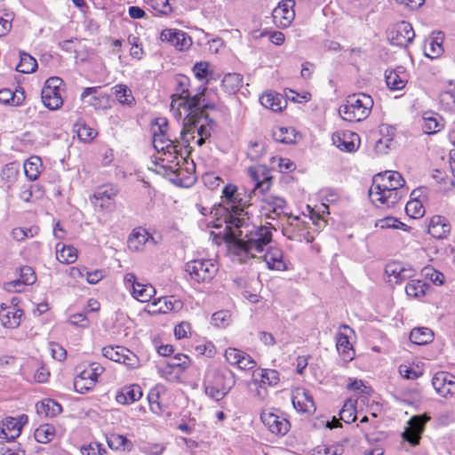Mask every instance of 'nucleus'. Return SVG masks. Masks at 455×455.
<instances>
[{
	"label": "nucleus",
	"mask_w": 455,
	"mask_h": 455,
	"mask_svg": "<svg viewBox=\"0 0 455 455\" xmlns=\"http://www.w3.org/2000/svg\"><path fill=\"white\" fill-rule=\"evenodd\" d=\"M107 443L110 449L116 451H131L133 447L132 443L126 436L120 434H110L107 437Z\"/></svg>",
	"instance_id": "nucleus-55"
},
{
	"label": "nucleus",
	"mask_w": 455,
	"mask_h": 455,
	"mask_svg": "<svg viewBox=\"0 0 455 455\" xmlns=\"http://www.w3.org/2000/svg\"><path fill=\"white\" fill-rule=\"evenodd\" d=\"M99 87H87L81 93V99L89 98L88 103L95 109H106L109 108V96L106 93H99Z\"/></svg>",
	"instance_id": "nucleus-39"
},
{
	"label": "nucleus",
	"mask_w": 455,
	"mask_h": 455,
	"mask_svg": "<svg viewBox=\"0 0 455 455\" xmlns=\"http://www.w3.org/2000/svg\"><path fill=\"white\" fill-rule=\"evenodd\" d=\"M226 362L242 371H251L257 365V362L251 355L236 347H229L225 349Z\"/></svg>",
	"instance_id": "nucleus-25"
},
{
	"label": "nucleus",
	"mask_w": 455,
	"mask_h": 455,
	"mask_svg": "<svg viewBox=\"0 0 455 455\" xmlns=\"http://www.w3.org/2000/svg\"><path fill=\"white\" fill-rule=\"evenodd\" d=\"M181 137L184 140V145L179 150L172 153L173 156H175L172 164H162V161L158 160L148 168L156 173L170 176L172 181L180 187L189 188L196 182V177L194 172L189 171L188 168H184L183 164H188V157L191 152L189 140L195 139V134L188 135L186 137L187 140H185L183 135Z\"/></svg>",
	"instance_id": "nucleus-3"
},
{
	"label": "nucleus",
	"mask_w": 455,
	"mask_h": 455,
	"mask_svg": "<svg viewBox=\"0 0 455 455\" xmlns=\"http://www.w3.org/2000/svg\"><path fill=\"white\" fill-rule=\"evenodd\" d=\"M431 418L426 413L412 416L408 421V427L403 433V438L411 446H417L420 443L421 435L425 431L426 424Z\"/></svg>",
	"instance_id": "nucleus-20"
},
{
	"label": "nucleus",
	"mask_w": 455,
	"mask_h": 455,
	"mask_svg": "<svg viewBox=\"0 0 455 455\" xmlns=\"http://www.w3.org/2000/svg\"><path fill=\"white\" fill-rule=\"evenodd\" d=\"M34 436L36 442L48 443L55 436V427L50 424H42L35 430Z\"/></svg>",
	"instance_id": "nucleus-60"
},
{
	"label": "nucleus",
	"mask_w": 455,
	"mask_h": 455,
	"mask_svg": "<svg viewBox=\"0 0 455 455\" xmlns=\"http://www.w3.org/2000/svg\"><path fill=\"white\" fill-rule=\"evenodd\" d=\"M291 402L294 409L301 414L312 415L316 410L312 395L302 387H295L292 390Z\"/></svg>",
	"instance_id": "nucleus-26"
},
{
	"label": "nucleus",
	"mask_w": 455,
	"mask_h": 455,
	"mask_svg": "<svg viewBox=\"0 0 455 455\" xmlns=\"http://www.w3.org/2000/svg\"><path fill=\"white\" fill-rule=\"evenodd\" d=\"M28 422V417L21 414L17 418L5 417L0 421V437L7 441H13L20 436L22 427Z\"/></svg>",
	"instance_id": "nucleus-27"
},
{
	"label": "nucleus",
	"mask_w": 455,
	"mask_h": 455,
	"mask_svg": "<svg viewBox=\"0 0 455 455\" xmlns=\"http://www.w3.org/2000/svg\"><path fill=\"white\" fill-rule=\"evenodd\" d=\"M386 274L390 278V281H394L395 283H402L406 279L411 277V269L403 267L397 262H392L387 265Z\"/></svg>",
	"instance_id": "nucleus-47"
},
{
	"label": "nucleus",
	"mask_w": 455,
	"mask_h": 455,
	"mask_svg": "<svg viewBox=\"0 0 455 455\" xmlns=\"http://www.w3.org/2000/svg\"><path fill=\"white\" fill-rule=\"evenodd\" d=\"M331 140L340 151L354 153L360 147L361 140L359 135L348 130H338L331 135Z\"/></svg>",
	"instance_id": "nucleus-24"
},
{
	"label": "nucleus",
	"mask_w": 455,
	"mask_h": 455,
	"mask_svg": "<svg viewBox=\"0 0 455 455\" xmlns=\"http://www.w3.org/2000/svg\"><path fill=\"white\" fill-rule=\"evenodd\" d=\"M124 282L126 289L130 291L133 299L140 302H149L156 293L152 284L140 282L133 273H127L124 277Z\"/></svg>",
	"instance_id": "nucleus-18"
},
{
	"label": "nucleus",
	"mask_w": 455,
	"mask_h": 455,
	"mask_svg": "<svg viewBox=\"0 0 455 455\" xmlns=\"http://www.w3.org/2000/svg\"><path fill=\"white\" fill-rule=\"evenodd\" d=\"M36 280L35 271L31 267L22 266L19 268V277L4 283V288L8 291L20 292L27 285L33 284Z\"/></svg>",
	"instance_id": "nucleus-33"
},
{
	"label": "nucleus",
	"mask_w": 455,
	"mask_h": 455,
	"mask_svg": "<svg viewBox=\"0 0 455 455\" xmlns=\"http://www.w3.org/2000/svg\"><path fill=\"white\" fill-rule=\"evenodd\" d=\"M279 381V372L273 369H260L257 373H253V385H261L268 387L276 386Z\"/></svg>",
	"instance_id": "nucleus-42"
},
{
	"label": "nucleus",
	"mask_w": 455,
	"mask_h": 455,
	"mask_svg": "<svg viewBox=\"0 0 455 455\" xmlns=\"http://www.w3.org/2000/svg\"><path fill=\"white\" fill-rule=\"evenodd\" d=\"M169 123L165 117H156L152 120L150 132L152 134V143L156 150V154L151 157V164L156 161H162V164H172L175 156L172 153L179 150L184 145V140H171L168 134ZM180 139L182 137L180 136Z\"/></svg>",
	"instance_id": "nucleus-4"
},
{
	"label": "nucleus",
	"mask_w": 455,
	"mask_h": 455,
	"mask_svg": "<svg viewBox=\"0 0 455 455\" xmlns=\"http://www.w3.org/2000/svg\"><path fill=\"white\" fill-rule=\"evenodd\" d=\"M149 238H152V236L145 228L141 227L136 228L129 235L127 241L128 247L131 251H140Z\"/></svg>",
	"instance_id": "nucleus-45"
},
{
	"label": "nucleus",
	"mask_w": 455,
	"mask_h": 455,
	"mask_svg": "<svg viewBox=\"0 0 455 455\" xmlns=\"http://www.w3.org/2000/svg\"><path fill=\"white\" fill-rule=\"evenodd\" d=\"M434 331L427 327H418L411 330L410 340L416 345L423 346L431 343L434 339Z\"/></svg>",
	"instance_id": "nucleus-51"
},
{
	"label": "nucleus",
	"mask_w": 455,
	"mask_h": 455,
	"mask_svg": "<svg viewBox=\"0 0 455 455\" xmlns=\"http://www.w3.org/2000/svg\"><path fill=\"white\" fill-rule=\"evenodd\" d=\"M165 389L164 387L156 386L150 388L148 393V401L150 411L157 415L163 413L164 410V395Z\"/></svg>",
	"instance_id": "nucleus-40"
},
{
	"label": "nucleus",
	"mask_w": 455,
	"mask_h": 455,
	"mask_svg": "<svg viewBox=\"0 0 455 455\" xmlns=\"http://www.w3.org/2000/svg\"><path fill=\"white\" fill-rule=\"evenodd\" d=\"M422 129L427 134H435L444 128L443 119L434 112H426L422 117Z\"/></svg>",
	"instance_id": "nucleus-43"
},
{
	"label": "nucleus",
	"mask_w": 455,
	"mask_h": 455,
	"mask_svg": "<svg viewBox=\"0 0 455 455\" xmlns=\"http://www.w3.org/2000/svg\"><path fill=\"white\" fill-rule=\"evenodd\" d=\"M371 203L379 208H391L397 204L404 196L397 190H391L379 184L371 183L369 190Z\"/></svg>",
	"instance_id": "nucleus-13"
},
{
	"label": "nucleus",
	"mask_w": 455,
	"mask_h": 455,
	"mask_svg": "<svg viewBox=\"0 0 455 455\" xmlns=\"http://www.w3.org/2000/svg\"><path fill=\"white\" fill-rule=\"evenodd\" d=\"M372 182L384 186L391 190H397L405 196V180L402 174L396 171H385L379 172L372 178Z\"/></svg>",
	"instance_id": "nucleus-29"
},
{
	"label": "nucleus",
	"mask_w": 455,
	"mask_h": 455,
	"mask_svg": "<svg viewBox=\"0 0 455 455\" xmlns=\"http://www.w3.org/2000/svg\"><path fill=\"white\" fill-rule=\"evenodd\" d=\"M55 254L57 260L66 265L76 262L78 258V251L76 247L61 242L56 243Z\"/></svg>",
	"instance_id": "nucleus-41"
},
{
	"label": "nucleus",
	"mask_w": 455,
	"mask_h": 455,
	"mask_svg": "<svg viewBox=\"0 0 455 455\" xmlns=\"http://www.w3.org/2000/svg\"><path fill=\"white\" fill-rule=\"evenodd\" d=\"M37 68L36 60L27 52L20 53V62L16 66V70L23 74L34 73Z\"/></svg>",
	"instance_id": "nucleus-57"
},
{
	"label": "nucleus",
	"mask_w": 455,
	"mask_h": 455,
	"mask_svg": "<svg viewBox=\"0 0 455 455\" xmlns=\"http://www.w3.org/2000/svg\"><path fill=\"white\" fill-rule=\"evenodd\" d=\"M261 257L270 270L285 271L288 269L283 251L277 246L270 245Z\"/></svg>",
	"instance_id": "nucleus-34"
},
{
	"label": "nucleus",
	"mask_w": 455,
	"mask_h": 455,
	"mask_svg": "<svg viewBox=\"0 0 455 455\" xmlns=\"http://www.w3.org/2000/svg\"><path fill=\"white\" fill-rule=\"evenodd\" d=\"M415 36V32L411 23L402 20L393 25L387 31V38L391 44L406 47Z\"/></svg>",
	"instance_id": "nucleus-21"
},
{
	"label": "nucleus",
	"mask_w": 455,
	"mask_h": 455,
	"mask_svg": "<svg viewBox=\"0 0 455 455\" xmlns=\"http://www.w3.org/2000/svg\"><path fill=\"white\" fill-rule=\"evenodd\" d=\"M75 131L80 140L89 142L97 135V132L84 121H78L75 124Z\"/></svg>",
	"instance_id": "nucleus-61"
},
{
	"label": "nucleus",
	"mask_w": 455,
	"mask_h": 455,
	"mask_svg": "<svg viewBox=\"0 0 455 455\" xmlns=\"http://www.w3.org/2000/svg\"><path fill=\"white\" fill-rule=\"evenodd\" d=\"M429 288V285L424 281L411 279L405 285V292L407 296L411 299H422L427 293Z\"/></svg>",
	"instance_id": "nucleus-48"
},
{
	"label": "nucleus",
	"mask_w": 455,
	"mask_h": 455,
	"mask_svg": "<svg viewBox=\"0 0 455 455\" xmlns=\"http://www.w3.org/2000/svg\"><path fill=\"white\" fill-rule=\"evenodd\" d=\"M26 95L23 88L19 87L15 91L4 88L0 90V102L13 107L20 106L25 100Z\"/></svg>",
	"instance_id": "nucleus-44"
},
{
	"label": "nucleus",
	"mask_w": 455,
	"mask_h": 455,
	"mask_svg": "<svg viewBox=\"0 0 455 455\" xmlns=\"http://www.w3.org/2000/svg\"><path fill=\"white\" fill-rule=\"evenodd\" d=\"M248 176L252 182V193L267 194L273 186L274 177L271 170L263 164H257L248 168Z\"/></svg>",
	"instance_id": "nucleus-16"
},
{
	"label": "nucleus",
	"mask_w": 455,
	"mask_h": 455,
	"mask_svg": "<svg viewBox=\"0 0 455 455\" xmlns=\"http://www.w3.org/2000/svg\"><path fill=\"white\" fill-rule=\"evenodd\" d=\"M24 173L28 179L36 180L42 172L43 164L38 156H30L23 164Z\"/></svg>",
	"instance_id": "nucleus-52"
},
{
	"label": "nucleus",
	"mask_w": 455,
	"mask_h": 455,
	"mask_svg": "<svg viewBox=\"0 0 455 455\" xmlns=\"http://www.w3.org/2000/svg\"><path fill=\"white\" fill-rule=\"evenodd\" d=\"M23 315V310L12 302L11 304L3 303L0 306V322L5 328H17L21 323Z\"/></svg>",
	"instance_id": "nucleus-32"
},
{
	"label": "nucleus",
	"mask_w": 455,
	"mask_h": 455,
	"mask_svg": "<svg viewBox=\"0 0 455 455\" xmlns=\"http://www.w3.org/2000/svg\"><path fill=\"white\" fill-rule=\"evenodd\" d=\"M435 392L447 401H455V375L448 371H438L432 378Z\"/></svg>",
	"instance_id": "nucleus-19"
},
{
	"label": "nucleus",
	"mask_w": 455,
	"mask_h": 455,
	"mask_svg": "<svg viewBox=\"0 0 455 455\" xmlns=\"http://www.w3.org/2000/svg\"><path fill=\"white\" fill-rule=\"evenodd\" d=\"M424 50L426 56L431 59L437 58L443 52L442 43H439L437 39L435 38H430L426 41Z\"/></svg>",
	"instance_id": "nucleus-64"
},
{
	"label": "nucleus",
	"mask_w": 455,
	"mask_h": 455,
	"mask_svg": "<svg viewBox=\"0 0 455 455\" xmlns=\"http://www.w3.org/2000/svg\"><path fill=\"white\" fill-rule=\"evenodd\" d=\"M273 228L256 226L251 222L250 216L241 218L239 222L226 226L224 240L228 250L246 261L261 254L266 246L273 240Z\"/></svg>",
	"instance_id": "nucleus-2"
},
{
	"label": "nucleus",
	"mask_w": 455,
	"mask_h": 455,
	"mask_svg": "<svg viewBox=\"0 0 455 455\" xmlns=\"http://www.w3.org/2000/svg\"><path fill=\"white\" fill-rule=\"evenodd\" d=\"M160 41L169 44L178 51L188 50L192 44L191 37L183 30L178 28H164L159 36Z\"/></svg>",
	"instance_id": "nucleus-28"
},
{
	"label": "nucleus",
	"mask_w": 455,
	"mask_h": 455,
	"mask_svg": "<svg viewBox=\"0 0 455 455\" xmlns=\"http://www.w3.org/2000/svg\"><path fill=\"white\" fill-rule=\"evenodd\" d=\"M386 84L392 91L402 90L406 86L407 79L403 73L390 70L386 73Z\"/></svg>",
	"instance_id": "nucleus-56"
},
{
	"label": "nucleus",
	"mask_w": 455,
	"mask_h": 455,
	"mask_svg": "<svg viewBox=\"0 0 455 455\" xmlns=\"http://www.w3.org/2000/svg\"><path fill=\"white\" fill-rule=\"evenodd\" d=\"M113 89L115 96L120 104L132 106L135 103L132 90L126 84H116Z\"/></svg>",
	"instance_id": "nucleus-59"
},
{
	"label": "nucleus",
	"mask_w": 455,
	"mask_h": 455,
	"mask_svg": "<svg viewBox=\"0 0 455 455\" xmlns=\"http://www.w3.org/2000/svg\"><path fill=\"white\" fill-rule=\"evenodd\" d=\"M101 354L113 362L124 364L129 370L137 369L140 365L138 355L125 347L106 346L102 347Z\"/></svg>",
	"instance_id": "nucleus-15"
},
{
	"label": "nucleus",
	"mask_w": 455,
	"mask_h": 455,
	"mask_svg": "<svg viewBox=\"0 0 455 455\" xmlns=\"http://www.w3.org/2000/svg\"><path fill=\"white\" fill-rule=\"evenodd\" d=\"M294 0H283L273 10V21L278 28L289 27L295 17Z\"/></svg>",
	"instance_id": "nucleus-30"
},
{
	"label": "nucleus",
	"mask_w": 455,
	"mask_h": 455,
	"mask_svg": "<svg viewBox=\"0 0 455 455\" xmlns=\"http://www.w3.org/2000/svg\"><path fill=\"white\" fill-rule=\"evenodd\" d=\"M373 100L366 93L348 95L343 105L339 108L341 118L349 123H359L365 120L373 108Z\"/></svg>",
	"instance_id": "nucleus-7"
},
{
	"label": "nucleus",
	"mask_w": 455,
	"mask_h": 455,
	"mask_svg": "<svg viewBox=\"0 0 455 455\" xmlns=\"http://www.w3.org/2000/svg\"><path fill=\"white\" fill-rule=\"evenodd\" d=\"M183 306V302L174 296H164L154 299L147 305L145 311L149 315L168 314L180 311Z\"/></svg>",
	"instance_id": "nucleus-22"
},
{
	"label": "nucleus",
	"mask_w": 455,
	"mask_h": 455,
	"mask_svg": "<svg viewBox=\"0 0 455 455\" xmlns=\"http://www.w3.org/2000/svg\"><path fill=\"white\" fill-rule=\"evenodd\" d=\"M424 188H419L411 193V199L405 205V213L411 219H420L424 216L426 210L423 201L420 199L423 196Z\"/></svg>",
	"instance_id": "nucleus-36"
},
{
	"label": "nucleus",
	"mask_w": 455,
	"mask_h": 455,
	"mask_svg": "<svg viewBox=\"0 0 455 455\" xmlns=\"http://www.w3.org/2000/svg\"><path fill=\"white\" fill-rule=\"evenodd\" d=\"M427 233L435 239H444L451 233V224L445 217L434 215L429 220Z\"/></svg>",
	"instance_id": "nucleus-37"
},
{
	"label": "nucleus",
	"mask_w": 455,
	"mask_h": 455,
	"mask_svg": "<svg viewBox=\"0 0 455 455\" xmlns=\"http://www.w3.org/2000/svg\"><path fill=\"white\" fill-rule=\"evenodd\" d=\"M307 208L309 210V218L315 226V232L319 233L327 225V220L323 214L325 212L329 213V207L327 204H323L321 205V210L318 211L315 210L314 208H310L309 206H307Z\"/></svg>",
	"instance_id": "nucleus-54"
},
{
	"label": "nucleus",
	"mask_w": 455,
	"mask_h": 455,
	"mask_svg": "<svg viewBox=\"0 0 455 455\" xmlns=\"http://www.w3.org/2000/svg\"><path fill=\"white\" fill-rule=\"evenodd\" d=\"M424 371V365L421 363H403L398 368L401 377L410 380H415L422 377Z\"/></svg>",
	"instance_id": "nucleus-50"
},
{
	"label": "nucleus",
	"mask_w": 455,
	"mask_h": 455,
	"mask_svg": "<svg viewBox=\"0 0 455 455\" xmlns=\"http://www.w3.org/2000/svg\"><path fill=\"white\" fill-rule=\"evenodd\" d=\"M263 203L269 212H273L276 216H280L283 212V209L286 206V201L279 196H267L263 199Z\"/></svg>",
	"instance_id": "nucleus-62"
},
{
	"label": "nucleus",
	"mask_w": 455,
	"mask_h": 455,
	"mask_svg": "<svg viewBox=\"0 0 455 455\" xmlns=\"http://www.w3.org/2000/svg\"><path fill=\"white\" fill-rule=\"evenodd\" d=\"M243 76L238 73H228L224 76L221 85L225 91L233 93L243 86Z\"/></svg>",
	"instance_id": "nucleus-58"
},
{
	"label": "nucleus",
	"mask_w": 455,
	"mask_h": 455,
	"mask_svg": "<svg viewBox=\"0 0 455 455\" xmlns=\"http://www.w3.org/2000/svg\"><path fill=\"white\" fill-rule=\"evenodd\" d=\"M235 384L234 372L224 366H212L206 370L204 378L205 394L220 401L224 398Z\"/></svg>",
	"instance_id": "nucleus-5"
},
{
	"label": "nucleus",
	"mask_w": 455,
	"mask_h": 455,
	"mask_svg": "<svg viewBox=\"0 0 455 455\" xmlns=\"http://www.w3.org/2000/svg\"><path fill=\"white\" fill-rule=\"evenodd\" d=\"M76 371L74 388L79 394H85L96 387L100 377L105 371V368L100 363L92 362L87 365L77 366Z\"/></svg>",
	"instance_id": "nucleus-8"
},
{
	"label": "nucleus",
	"mask_w": 455,
	"mask_h": 455,
	"mask_svg": "<svg viewBox=\"0 0 455 455\" xmlns=\"http://www.w3.org/2000/svg\"><path fill=\"white\" fill-rule=\"evenodd\" d=\"M272 137L280 143L294 144L300 135L292 127L277 126L273 129Z\"/></svg>",
	"instance_id": "nucleus-46"
},
{
	"label": "nucleus",
	"mask_w": 455,
	"mask_h": 455,
	"mask_svg": "<svg viewBox=\"0 0 455 455\" xmlns=\"http://www.w3.org/2000/svg\"><path fill=\"white\" fill-rule=\"evenodd\" d=\"M219 266L212 259H196L188 261L185 271L192 282L202 283L211 282L218 273Z\"/></svg>",
	"instance_id": "nucleus-9"
},
{
	"label": "nucleus",
	"mask_w": 455,
	"mask_h": 455,
	"mask_svg": "<svg viewBox=\"0 0 455 455\" xmlns=\"http://www.w3.org/2000/svg\"><path fill=\"white\" fill-rule=\"evenodd\" d=\"M36 407L37 413L45 417H56L62 411L61 405L51 398L43 399Z\"/></svg>",
	"instance_id": "nucleus-49"
},
{
	"label": "nucleus",
	"mask_w": 455,
	"mask_h": 455,
	"mask_svg": "<svg viewBox=\"0 0 455 455\" xmlns=\"http://www.w3.org/2000/svg\"><path fill=\"white\" fill-rule=\"evenodd\" d=\"M192 359L186 354L178 353L159 368L161 377L170 382H180L182 374L191 366Z\"/></svg>",
	"instance_id": "nucleus-10"
},
{
	"label": "nucleus",
	"mask_w": 455,
	"mask_h": 455,
	"mask_svg": "<svg viewBox=\"0 0 455 455\" xmlns=\"http://www.w3.org/2000/svg\"><path fill=\"white\" fill-rule=\"evenodd\" d=\"M355 336V331L347 324L340 325L336 333V348L339 355L345 363L351 362L355 357V349L352 342Z\"/></svg>",
	"instance_id": "nucleus-14"
},
{
	"label": "nucleus",
	"mask_w": 455,
	"mask_h": 455,
	"mask_svg": "<svg viewBox=\"0 0 455 455\" xmlns=\"http://www.w3.org/2000/svg\"><path fill=\"white\" fill-rule=\"evenodd\" d=\"M260 104L274 112H282L287 107V101L282 94L275 91H266L259 97Z\"/></svg>",
	"instance_id": "nucleus-38"
},
{
	"label": "nucleus",
	"mask_w": 455,
	"mask_h": 455,
	"mask_svg": "<svg viewBox=\"0 0 455 455\" xmlns=\"http://www.w3.org/2000/svg\"><path fill=\"white\" fill-rule=\"evenodd\" d=\"M379 135L380 137L375 142L374 150L378 155H387L395 144V128L390 124H382L379 125Z\"/></svg>",
	"instance_id": "nucleus-31"
},
{
	"label": "nucleus",
	"mask_w": 455,
	"mask_h": 455,
	"mask_svg": "<svg viewBox=\"0 0 455 455\" xmlns=\"http://www.w3.org/2000/svg\"><path fill=\"white\" fill-rule=\"evenodd\" d=\"M174 92L171 95V111L177 119L183 116V128L181 135L186 139L188 135L196 132V124L209 106L204 102L206 87L200 86L193 91L191 80L184 75H176L174 79Z\"/></svg>",
	"instance_id": "nucleus-1"
},
{
	"label": "nucleus",
	"mask_w": 455,
	"mask_h": 455,
	"mask_svg": "<svg viewBox=\"0 0 455 455\" xmlns=\"http://www.w3.org/2000/svg\"><path fill=\"white\" fill-rule=\"evenodd\" d=\"M63 80L58 76L48 78L41 91V99L44 106L50 110H57L63 105L61 96Z\"/></svg>",
	"instance_id": "nucleus-12"
},
{
	"label": "nucleus",
	"mask_w": 455,
	"mask_h": 455,
	"mask_svg": "<svg viewBox=\"0 0 455 455\" xmlns=\"http://www.w3.org/2000/svg\"><path fill=\"white\" fill-rule=\"evenodd\" d=\"M260 419L271 433L277 435H286L291 428L290 421L277 409L269 408L262 410Z\"/></svg>",
	"instance_id": "nucleus-17"
},
{
	"label": "nucleus",
	"mask_w": 455,
	"mask_h": 455,
	"mask_svg": "<svg viewBox=\"0 0 455 455\" xmlns=\"http://www.w3.org/2000/svg\"><path fill=\"white\" fill-rule=\"evenodd\" d=\"M379 425L378 420H371L370 417L364 416L360 419V422L356 424V427L360 429L368 441H371V435L373 434V431L378 428Z\"/></svg>",
	"instance_id": "nucleus-63"
},
{
	"label": "nucleus",
	"mask_w": 455,
	"mask_h": 455,
	"mask_svg": "<svg viewBox=\"0 0 455 455\" xmlns=\"http://www.w3.org/2000/svg\"><path fill=\"white\" fill-rule=\"evenodd\" d=\"M119 194V188L113 183H107L99 186L93 195L90 197V202L95 206L104 211L114 202Z\"/></svg>",
	"instance_id": "nucleus-23"
},
{
	"label": "nucleus",
	"mask_w": 455,
	"mask_h": 455,
	"mask_svg": "<svg viewBox=\"0 0 455 455\" xmlns=\"http://www.w3.org/2000/svg\"><path fill=\"white\" fill-rule=\"evenodd\" d=\"M356 405L357 400L348 398L344 402V404L339 411V419L345 422L346 424H351L356 420Z\"/></svg>",
	"instance_id": "nucleus-53"
},
{
	"label": "nucleus",
	"mask_w": 455,
	"mask_h": 455,
	"mask_svg": "<svg viewBox=\"0 0 455 455\" xmlns=\"http://www.w3.org/2000/svg\"><path fill=\"white\" fill-rule=\"evenodd\" d=\"M282 232L289 240L299 243H312L315 240V235L309 230L308 224L299 216L289 215L286 223L283 226Z\"/></svg>",
	"instance_id": "nucleus-11"
},
{
	"label": "nucleus",
	"mask_w": 455,
	"mask_h": 455,
	"mask_svg": "<svg viewBox=\"0 0 455 455\" xmlns=\"http://www.w3.org/2000/svg\"><path fill=\"white\" fill-rule=\"evenodd\" d=\"M143 395L142 388L139 384H129L116 391L115 400L122 405L132 404L139 401Z\"/></svg>",
	"instance_id": "nucleus-35"
},
{
	"label": "nucleus",
	"mask_w": 455,
	"mask_h": 455,
	"mask_svg": "<svg viewBox=\"0 0 455 455\" xmlns=\"http://www.w3.org/2000/svg\"><path fill=\"white\" fill-rule=\"evenodd\" d=\"M221 204L227 210L225 215L226 226H231L239 222L241 218L249 216L248 208L251 206L249 199L238 191L236 185L233 183L226 184L222 188L220 196Z\"/></svg>",
	"instance_id": "nucleus-6"
}]
</instances>
